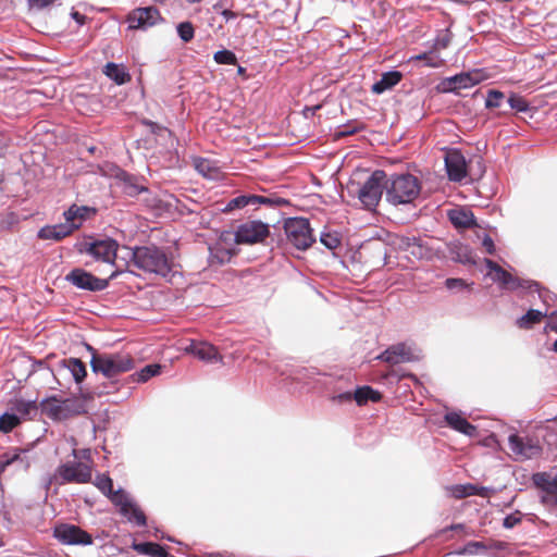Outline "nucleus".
I'll list each match as a JSON object with an SVG mask.
<instances>
[{
	"label": "nucleus",
	"instance_id": "nucleus-40",
	"mask_svg": "<svg viewBox=\"0 0 557 557\" xmlns=\"http://www.w3.org/2000/svg\"><path fill=\"white\" fill-rule=\"evenodd\" d=\"M94 484L104 496L108 497L110 494H112L113 482L110 476L106 474H99L96 476Z\"/></svg>",
	"mask_w": 557,
	"mask_h": 557
},
{
	"label": "nucleus",
	"instance_id": "nucleus-62",
	"mask_svg": "<svg viewBox=\"0 0 557 557\" xmlns=\"http://www.w3.org/2000/svg\"><path fill=\"white\" fill-rule=\"evenodd\" d=\"M445 422L448 426L453 428V411L446 412L444 416Z\"/></svg>",
	"mask_w": 557,
	"mask_h": 557
},
{
	"label": "nucleus",
	"instance_id": "nucleus-30",
	"mask_svg": "<svg viewBox=\"0 0 557 557\" xmlns=\"http://www.w3.org/2000/svg\"><path fill=\"white\" fill-rule=\"evenodd\" d=\"M455 432L466 435L469 438L479 437V430L470 423L461 413L455 410Z\"/></svg>",
	"mask_w": 557,
	"mask_h": 557
},
{
	"label": "nucleus",
	"instance_id": "nucleus-26",
	"mask_svg": "<svg viewBox=\"0 0 557 557\" xmlns=\"http://www.w3.org/2000/svg\"><path fill=\"white\" fill-rule=\"evenodd\" d=\"M403 77V74L398 71H389L382 75V77L372 85V92L381 95L384 91L393 88L397 85Z\"/></svg>",
	"mask_w": 557,
	"mask_h": 557
},
{
	"label": "nucleus",
	"instance_id": "nucleus-22",
	"mask_svg": "<svg viewBox=\"0 0 557 557\" xmlns=\"http://www.w3.org/2000/svg\"><path fill=\"white\" fill-rule=\"evenodd\" d=\"M81 227V223L73 224L65 220L64 223L46 225L38 231V237L45 240L59 242L70 236L75 230Z\"/></svg>",
	"mask_w": 557,
	"mask_h": 557
},
{
	"label": "nucleus",
	"instance_id": "nucleus-9",
	"mask_svg": "<svg viewBox=\"0 0 557 557\" xmlns=\"http://www.w3.org/2000/svg\"><path fill=\"white\" fill-rule=\"evenodd\" d=\"M44 410L54 420H65L72 416L84 412V405L73 398L59 399L52 396L42 400Z\"/></svg>",
	"mask_w": 557,
	"mask_h": 557
},
{
	"label": "nucleus",
	"instance_id": "nucleus-49",
	"mask_svg": "<svg viewBox=\"0 0 557 557\" xmlns=\"http://www.w3.org/2000/svg\"><path fill=\"white\" fill-rule=\"evenodd\" d=\"M124 190L125 193L128 195V196H137L139 195L140 193L143 191H147V188L144 187V186H139L135 183H132L131 181H126L125 182V187H124Z\"/></svg>",
	"mask_w": 557,
	"mask_h": 557
},
{
	"label": "nucleus",
	"instance_id": "nucleus-50",
	"mask_svg": "<svg viewBox=\"0 0 557 557\" xmlns=\"http://www.w3.org/2000/svg\"><path fill=\"white\" fill-rule=\"evenodd\" d=\"M57 0H27L30 9L41 10L51 4H53Z\"/></svg>",
	"mask_w": 557,
	"mask_h": 557
},
{
	"label": "nucleus",
	"instance_id": "nucleus-27",
	"mask_svg": "<svg viewBox=\"0 0 557 557\" xmlns=\"http://www.w3.org/2000/svg\"><path fill=\"white\" fill-rule=\"evenodd\" d=\"M103 73L117 85H123L131 81L129 73L122 64L109 62L104 65Z\"/></svg>",
	"mask_w": 557,
	"mask_h": 557
},
{
	"label": "nucleus",
	"instance_id": "nucleus-61",
	"mask_svg": "<svg viewBox=\"0 0 557 557\" xmlns=\"http://www.w3.org/2000/svg\"><path fill=\"white\" fill-rule=\"evenodd\" d=\"M7 150V143L3 135L0 134V157H2L5 153Z\"/></svg>",
	"mask_w": 557,
	"mask_h": 557
},
{
	"label": "nucleus",
	"instance_id": "nucleus-15",
	"mask_svg": "<svg viewBox=\"0 0 557 557\" xmlns=\"http://www.w3.org/2000/svg\"><path fill=\"white\" fill-rule=\"evenodd\" d=\"M375 359L389 364H398L416 361L419 359V355L410 345L398 343L386 348Z\"/></svg>",
	"mask_w": 557,
	"mask_h": 557
},
{
	"label": "nucleus",
	"instance_id": "nucleus-21",
	"mask_svg": "<svg viewBox=\"0 0 557 557\" xmlns=\"http://www.w3.org/2000/svg\"><path fill=\"white\" fill-rule=\"evenodd\" d=\"M185 351L207 363H215L222 360L218 349L208 342L190 341L189 345L185 347Z\"/></svg>",
	"mask_w": 557,
	"mask_h": 557
},
{
	"label": "nucleus",
	"instance_id": "nucleus-44",
	"mask_svg": "<svg viewBox=\"0 0 557 557\" xmlns=\"http://www.w3.org/2000/svg\"><path fill=\"white\" fill-rule=\"evenodd\" d=\"M522 521V515L519 510H516L512 513L507 515L503 519V527L505 529H512L518 525Z\"/></svg>",
	"mask_w": 557,
	"mask_h": 557
},
{
	"label": "nucleus",
	"instance_id": "nucleus-11",
	"mask_svg": "<svg viewBox=\"0 0 557 557\" xmlns=\"http://www.w3.org/2000/svg\"><path fill=\"white\" fill-rule=\"evenodd\" d=\"M450 44V33L449 28L445 29V32L441 33L434 41V45L431 50L419 53L410 58V61H420L423 62L424 65L430 67H438L442 66L446 61V54L443 53L444 50L448 48Z\"/></svg>",
	"mask_w": 557,
	"mask_h": 557
},
{
	"label": "nucleus",
	"instance_id": "nucleus-23",
	"mask_svg": "<svg viewBox=\"0 0 557 557\" xmlns=\"http://www.w3.org/2000/svg\"><path fill=\"white\" fill-rule=\"evenodd\" d=\"M507 544L502 541H493L491 544H485L480 541H470L462 547H455V555H483L488 549L504 550Z\"/></svg>",
	"mask_w": 557,
	"mask_h": 557
},
{
	"label": "nucleus",
	"instance_id": "nucleus-64",
	"mask_svg": "<svg viewBox=\"0 0 557 557\" xmlns=\"http://www.w3.org/2000/svg\"><path fill=\"white\" fill-rule=\"evenodd\" d=\"M540 500L542 504L546 505L550 502V498H549L548 494H546V495H542Z\"/></svg>",
	"mask_w": 557,
	"mask_h": 557
},
{
	"label": "nucleus",
	"instance_id": "nucleus-55",
	"mask_svg": "<svg viewBox=\"0 0 557 557\" xmlns=\"http://www.w3.org/2000/svg\"><path fill=\"white\" fill-rule=\"evenodd\" d=\"M352 398H354V393L345 392V393H341V394L334 396L333 399L338 403H346V401H350Z\"/></svg>",
	"mask_w": 557,
	"mask_h": 557
},
{
	"label": "nucleus",
	"instance_id": "nucleus-41",
	"mask_svg": "<svg viewBox=\"0 0 557 557\" xmlns=\"http://www.w3.org/2000/svg\"><path fill=\"white\" fill-rule=\"evenodd\" d=\"M213 60L218 64H236L237 63L236 54L233 51L227 50V49H222V50L216 51L213 54Z\"/></svg>",
	"mask_w": 557,
	"mask_h": 557
},
{
	"label": "nucleus",
	"instance_id": "nucleus-5",
	"mask_svg": "<svg viewBox=\"0 0 557 557\" xmlns=\"http://www.w3.org/2000/svg\"><path fill=\"white\" fill-rule=\"evenodd\" d=\"M485 171L483 159L475 153H463L455 148V183H472Z\"/></svg>",
	"mask_w": 557,
	"mask_h": 557
},
{
	"label": "nucleus",
	"instance_id": "nucleus-6",
	"mask_svg": "<svg viewBox=\"0 0 557 557\" xmlns=\"http://www.w3.org/2000/svg\"><path fill=\"white\" fill-rule=\"evenodd\" d=\"M284 232L288 243L298 250L308 249L315 240L309 220L306 218L295 216L286 219Z\"/></svg>",
	"mask_w": 557,
	"mask_h": 557
},
{
	"label": "nucleus",
	"instance_id": "nucleus-45",
	"mask_svg": "<svg viewBox=\"0 0 557 557\" xmlns=\"http://www.w3.org/2000/svg\"><path fill=\"white\" fill-rule=\"evenodd\" d=\"M144 124L147 125L150 128V132L156 136H162L163 134H166L169 137H173V134L170 129H168L164 126L159 125L156 122L145 120Z\"/></svg>",
	"mask_w": 557,
	"mask_h": 557
},
{
	"label": "nucleus",
	"instance_id": "nucleus-1",
	"mask_svg": "<svg viewBox=\"0 0 557 557\" xmlns=\"http://www.w3.org/2000/svg\"><path fill=\"white\" fill-rule=\"evenodd\" d=\"M132 262L145 273L159 275L168 281L174 276L171 259L156 245L135 247L132 250Z\"/></svg>",
	"mask_w": 557,
	"mask_h": 557
},
{
	"label": "nucleus",
	"instance_id": "nucleus-43",
	"mask_svg": "<svg viewBox=\"0 0 557 557\" xmlns=\"http://www.w3.org/2000/svg\"><path fill=\"white\" fill-rule=\"evenodd\" d=\"M287 200L281 197H269V196H259L258 195V206H268V207H280L282 205H286Z\"/></svg>",
	"mask_w": 557,
	"mask_h": 557
},
{
	"label": "nucleus",
	"instance_id": "nucleus-17",
	"mask_svg": "<svg viewBox=\"0 0 557 557\" xmlns=\"http://www.w3.org/2000/svg\"><path fill=\"white\" fill-rule=\"evenodd\" d=\"M117 248V242L107 237L87 244L85 252L92 256L98 261L112 264L116 258Z\"/></svg>",
	"mask_w": 557,
	"mask_h": 557
},
{
	"label": "nucleus",
	"instance_id": "nucleus-13",
	"mask_svg": "<svg viewBox=\"0 0 557 557\" xmlns=\"http://www.w3.org/2000/svg\"><path fill=\"white\" fill-rule=\"evenodd\" d=\"M269 235V225L261 221H248L238 225L234 238L237 244H256Z\"/></svg>",
	"mask_w": 557,
	"mask_h": 557
},
{
	"label": "nucleus",
	"instance_id": "nucleus-7",
	"mask_svg": "<svg viewBox=\"0 0 557 557\" xmlns=\"http://www.w3.org/2000/svg\"><path fill=\"white\" fill-rule=\"evenodd\" d=\"M385 178L386 173L382 170H376L357 189L358 199L366 209L373 210L379 205L385 189Z\"/></svg>",
	"mask_w": 557,
	"mask_h": 557
},
{
	"label": "nucleus",
	"instance_id": "nucleus-57",
	"mask_svg": "<svg viewBox=\"0 0 557 557\" xmlns=\"http://www.w3.org/2000/svg\"><path fill=\"white\" fill-rule=\"evenodd\" d=\"M321 107L320 106H314V107H307L305 108L304 110V114L306 117H310V116H313L315 114V112L320 109Z\"/></svg>",
	"mask_w": 557,
	"mask_h": 557
},
{
	"label": "nucleus",
	"instance_id": "nucleus-47",
	"mask_svg": "<svg viewBox=\"0 0 557 557\" xmlns=\"http://www.w3.org/2000/svg\"><path fill=\"white\" fill-rule=\"evenodd\" d=\"M444 164L448 181H453V149L443 148Z\"/></svg>",
	"mask_w": 557,
	"mask_h": 557
},
{
	"label": "nucleus",
	"instance_id": "nucleus-53",
	"mask_svg": "<svg viewBox=\"0 0 557 557\" xmlns=\"http://www.w3.org/2000/svg\"><path fill=\"white\" fill-rule=\"evenodd\" d=\"M438 90L444 92L453 91V76L446 77L438 86Z\"/></svg>",
	"mask_w": 557,
	"mask_h": 557
},
{
	"label": "nucleus",
	"instance_id": "nucleus-14",
	"mask_svg": "<svg viewBox=\"0 0 557 557\" xmlns=\"http://www.w3.org/2000/svg\"><path fill=\"white\" fill-rule=\"evenodd\" d=\"M493 282L498 283L502 290L515 292L517 289H530L540 292V283L531 280L519 278L500 268L495 274L490 273Z\"/></svg>",
	"mask_w": 557,
	"mask_h": 557
},
{
	"label": "nucleus",
	"instance_id": "nucleus-51",
	"mask_svg": "<svg viewBox=\"0 0 557 557\" xmlns=\"http://www.w3.org/2000/svg\"><path fill=\"white\" fill-rule=\"evenodd\" d=\"M482 246L485 248L487 253L493 255L495 252L494 240L487 234H484V237L482 239Z\"/></svg>",
	"mask_w": 557,
	"mask_h": 557
},
{
	"label": "nucleus",
	"instance_id": "nucleus-3",
	"mask_svg": "<svg viewBox=\"0 0 557 557\" xmlns=\"http://www.w3.org/2000/svg\"><path fill=\"white\" fill-rule=\"evenodd\" d=\"M94 373H101L104 377L113 380L122 373L134 369V358L127 352H104L94 355L90 359Z\"/></svg>",
	"mask_w": 557,
	"mask_h": 557
},
{
	"label": "nucleus",
	"instance_id": "nucleus-33",
	"mask_svg": "<svg viewBox=\"0 0 557 557\" xmlns=\"http://www.w3.org/2000/svg\"><path fill=\"white\" fill-rule=\"evenodd\" d=\"M161 366L157 363L147 364L140 371L135 372L131 375L133 382L144 383L150 377L161 373Z\"/></svg>",
	"mask_w": 557,
	"mask_h": 557
},
{
	"label": "nucleus",
	"instance_id": "nucleus-25",
	"mask_svg": "<svg viewBox=\"0 0 557 557\" xmlns=\"http://www.w3.org/2000/svg\"><path fill=\"white\" fill-rule=\"evenodd\" d=\"M535 487L548 495H557V474L552 476L548 472H535L531 476Z\"/></svg>",
	"mask_w": 557,
	"mask_h": 557
},
{
	"label": "nucleus",
	"instance_id": "nucleus-35",
	"mask_svg": "<svg viewBox=\"0 0 557 557\" xmlns=\"http://www.w3.org/2000/svg\"><path fill=\"white\" fill-rule=\"evenodd\" d=\"M209 249H210L209 258H210L211 263L224 264L225 262H228L231 260L232 252L228 249L223 248L220 245L210 247Z\"/></svg>",
	"mask_w": 557,
	"mask_h": 557
},
{
	"label": "nucleus",
	"instance_id": "nucleus-29",
	"mask_svg": "<svg viewBox=\"0 0 557 557\" xmlns=\"http://www.w3.org/2000/svg\"><path fill=\"white\" fill-rule=\"evenodd\" d=\"M547 317V312H543L537 309H529L523 315H521L516 324L519 329L530 330L535 324L540 323L543 318Z\"/></svg>",
	"mask_w": 557,
	"mask_h": 557
},
{
	"label": "nucleus",
	"instance_id": "nucleus-2",
	"mask_svg": "<svg viewBox=\"0 0 557 557\" xmlns=\"http://www.w3.org/2000/svg\"><path fill=\"white\" fill-rule=\"evenodd\" d=\"M386 200L394 205L412 203L420 195L421 184L417 176L410 173L393 174L385 178Z\"/></svg>",
	"mask_w": 557,
	"mask_h": 557
},
{
	"label": "nucleus",
	"instance_id": "nucleus-19",
	"mask_svg": "<svg viewBox=\"0 0 557 557\" xmlns=\"http://www.w3.org/2000/svg\"><path fill=\"white\" fill-rule=\"evenodd\" d=\"M508 443L511 451L523 459H532L542 454V447L539 443L530 438L524 441V438L517 433L509 435Z\"/></svg>",
	"mask_w": 557,
	"mask_h": 557
},
{
	"label": "nucleus",
	"instance_id": "nucleus-4",
	"mask_svg": "<svg viewBox=\"0 0 557 557\" xmlns=\"http://www.w3.org/2000/svg\"><path fill=\"white\" fill-rule=\"evenodd\" d=\"M92 470L87 463L78 460L60 463L47 480V487L51 485L86 484L91 482Z\"/></svg>",
	"mask_w": 557,
	"mask_h": 557
},
{
	"label": "nucleus",
	"instance_id": "nucleus-24",
	"mask_svg": "<svg viewBox=\"0 0 557 557\" xmlns=\"http://www.w3.org/2000/svg\"><path fill=\"white\" fill-rule=\"evenodd\" d=\"M478 226L476 219L468 206H460L455 203V230L463 231Z\"/></svg>",
	"mask_w": 557,
	"mask_h": 557
},
{
	"label": "nucleus",
	"instance_id": "nucleus-36",
	"mask_svg": "<svg viewBox=\"0 0 557 557\" xmlns=\"http://www.w3.org/2000/svg\"><path fill=\"white\" fill-rule=\"evenodd\" d=\"M508 106L517 112L525 113L530 111V103L519 94L510 92L506 99Z\"/></svg>",
	"mask_w": 557,
	"mask_h": 557
},
{
	"label": "nucleus",
	"instance_id": "nucleus-8",
	"mask_svg": "<svg viewBox=\"0 0 557 557\" xmlns=\"http://www.w3.org/2000/svg\"><path fill=\"white\" fill-rule=\"evenodd\" d=\"M108 498L120 508V513L138 527L147 524V518L134 499L123 490L112 491Z\"/></svg>",
	"mask_w": 557,
	"mask_h": 557
},
{
	"label": "nucleus",
	"instance_id": "nucleus-63",
	"mask_svg": "<svg viewBox=\"0 0 557 557\" xmlns=\"http://www.w3.org/2000/svg\"><path fill=\"white\" fill-rule=\"evenodd\" d=\"M466 285L465 281L462 278H456L455 277V288L457 287H463Z\"/></svg>",
	"mask_w": 557,
	"mask_h": 557
},
{
	"label": "nucleus",
	"instance_id": "nucleus-18",
	"mask_svg": "<svg viewBox=\"0 0 557 557\" xmlns=\"http://www.w3.org/2000/svg\"><path fill=\"white\" fill-rule=\"evenodd\" d=\"M486 78L485 73L481 69H471L455 73V97H467L469 94H461V90L473 89L478 84ZM478 89L470 92L472 97L478 94Z\"/></svg>",
	"mask_w": 557,
	"mask_h": 557
},
{
	"label": "nucleus",
	"instance_id": "nucleus-48",
	"mask_svg": "<svg viewBox=\"0 0 557 557\" xmlns=\"http://www.w3.org/2000/svg\"><path fill=\"white\" fill-rule=\"evenodd\" d=\"M15 410L24 416L29 414L30 410L36 409L34 401L18 400L14 406Z\"/></svg>",
	"mask_w": 557,
	"mask_h": 557
},
{
	"label": "nucleus",
	"instance_id": "nucleus-42",
	"mask_svg": "<svg viewBox=\"0 0 557 557\" xmlns=\"http://www.w3.org/2000/svg\"><path fill=\"white\" fill-rule=\"evenodd\" d=\"M177 35L184 42H189L195 35L194 26L190 22H182L176 26Z\"/></svg>",
	"mask_w": 557,
	"mask_h": 557
},
{
	"label": "nucleus",
	"instance_id": "nucleus-59",
	"mask_svg": "<svg viewBox=\"0 0 557 557\" xmlns=\"http://www.w3.org/2000/svg\"><path fill=\"white\" fill-rule=\"evenodd\" d=\"M247 206H258V195H246Z\"/></svg>",
	"mask_w": 557,
	"mask_h": 557
},
{
	"label": "nucleus",
	"instance_id": "nucleus-37",
	"mask_svg": "<svg viewBox=\"0 0 557 557\" xmlns=\"http://www.w3.org/2000/svg\"><path fill=\"white\" fill-rule=\"evenodd\" d=\"M506 100L505 94L497 89H488L485 97V107L487 109L499 108Z\"/></svg>",
	"mask_w": 557,
	"mask_h": 557
},
{
	"label": "nucleus",
	"instance_id": "nucleus-12",
	"mask_svg": "<svg viewBox=\"0 0 557 557\" xmlns=\"http://www.w3.org/2000/svg\"><path fill=\"white\" fill-rule=\"evenodd\" d=\"M53 537L63 545L89 546L92 536L81 527L71 523H59L53 529Z\"/></svg>",
	"mask_w": 557,
	"mask_h": 557
},
{
	"label": "nucleus",
	"instance_id": "nucleus-20",
	"mask_svg": "<svg viewBox=\"0 0 557 557\" xmlns=\"http://www.w3.org/2000/svg\"><path fill=\"white\" fill-rule=\"evenodd\" d=\"M64 373H70L74 382L79 384L87 375L85 363L78 358H65L58 362L57 373L53 374L57 380Z\"/></svg>",
	"mask_w": 557,
	"mask_h": 557
},
{
	"label": "nucleus",
	"instance_id": "nucleus-58",
	"mask_svg": "<svg viewBox=\"0 0 557 557\" xmlns=\"http://www.w3.org/2000/svg\"><path fill=\"white\" fill-rule=\"evenodd\" d=\"M222 16L225 18L226 22H228L236 17V13L226 9L222 11Z\"/></svg>",
	"mask_w": 557,
	"mask_h": 557
},
{
	"label": "nucleus",
	"instance_id": "nucleus-52",
	"mask_svg": "<svg viewBox=\"0 0 557 557\" xmlns=\"http://www.w3.org/2000/svg\"><path fill=\"white\" fill-rule=\"evenodd\" d=\"M72 456L74 457L75 460H78V461H79V459H89L90 458V449L78 450L76 448H73Z\"/></svg>",
	"mask_w": 557,
	"mask_h": 557
},
{
	"label": "nucleus",
	"instance_id": "nucleus-28",
	"mask_svg": "<svg viewBox=\"0 0 557 557\" xmlns=\"http://www.w3.org/2000/svg\"><path fill=\"white\" fill-rule=\"evenodd\" d=\"M493 492H495L493 487H478L476 485L473 484H455V498H463L471 495L488 497L490 494Z\"/></svg>",
	"mask_w": 557,
	"mask_h": 557
},
{
	"label": "nucleus",
	"instance_id": "nucleus-60",
	"mask_svg": "<svg viewBox=\"0 0 557 557\" xmlns=\"http://www.w3.org/2000/svg\"><path fill=\"white\" fill-rule=\"evenodd\" d=\"M471 101H472V98H470L469 100H467L465 102H461L460 100L455 99V104H454L455 113L459 112L460 107H467Z\"/></svg>",
	"mask_w": 557,
	"mask_h": 557
},
{
	"label": "nucleus",
	"instance_id": "nucleus-56",
	"mask_svg": "<svg viewBox=\"0 0 557 557\" xmlns=\"http://www.w3.org/2000/svg\"><path fill=\"white\" fill-rule=\"evenodd\" d=\"M486 268L495 274L502 267L491 259H484Z\"/></svg>",
	"mask_w": 557,
	"mask_h": 557
},
{
	"label": "nucleus",
	"instance_id": "nucleus-16",
	"mask_svg": "<svg viewBox=\"0 0 557 557\" xmlns=\"http://www.w3.org/2000/svg\"><path fill=\"white\" fill-rule=\"evenodd\" d=\"M161 20L160 12L154 7L137 8L127 16V23L131 29L146 30L158 24Z\"/></svg>",
	"mask_w": 557,
	"mask_h": 557
},
{
	"label": "nucleus",
	"instance_id": "nucleus-32",
	"mask_svg": "<svg viewBox=\"0 0 557 557\" xmlns=\"http://www.w3.org/2000/svg\"><path fill=\"white\" fill-rule=\"evenodd\" d=\"M381 397L380 392L368 385L358 387L354 393V399L359 406L367 405L369 401L377 403L381 400Z\"/></svg>",
	"mask_w": 557,
	"mask_h": 557
},
{
	"label": "nucleus",
	"instance_id": "nucleus-34",
	"mask_svg": "<svg viewBox=\"0 0 557 557\" xmlns=\"http://www.w3.org/2000/svg\"><path fill=\"white\" fill-rule=\"evenodd\" d=\"M195 168L205 177L215 178L219 174V169L209 159H198L195 162Z\"/></svg>",
	"mask_w": 557,
	"mask_h": 557
},
{
	"label": "nucleus",
	"instance_id": "nucleus-38",
	"mask_svg": "<svg viewBox=\"0 0 557 557\" xmlns=\"http://www.w3.org/2000/svg\"><path fill=\"white\" fill-rule=\"evenodd\" d=\"M20 423V418L15 413L5 412L0 416V431L11 432Z\"/></svg>",
	"mask_w": 557,
	"mask_h": 557
},
{
	"label": "nucleus",
	"instance_id": "nucleus-54",
	"mask_svg": "<svg viewBox=\"0 0 557 557\" xmlns=\"http://www.w3.org/2000/svg\"><path fill=\"white\" fill-rule=\"evenodd\" d=\"M547 318L546 329L557 332V311L547 314Z\"/></svg>",
	"mask_w": 557,
	"mask_h": 557
},
{
	"label": "nucleus",
	"instance_id": "nucleus-10",
	"mask_svg": "<svg viewBox=\"0 0 557 557\" xmlns=\"http://www.w3.org/2000/svg\"><path fill=\"white\" fill-rule=\"evenodd\" d=\"M116 275L117 273L113 272L109 278H99L84 269L75 268L66 274L65 280L79 289L100 292L106 289L109 281L116 277Z\"/></svg>",
	"mask_w": 557,
	"mask_h": 557
},
{
	"label": "nucleus",
	"instance_id": "nucleus-46",
	"mask_svg": "<svg viewBox=\"0 0 557 557\" xmlns=\"http://www.w3.org/2000/svg\"><path fill=\"white\" fill-rule=\"evenodd\" d=\"M247 207L246 195L237 196L231 199L224 208V212H230L234 209H242Z\"/></svg>",
	"mask_w": 557,
	"mask_h": 557
},
{
	"label": "nucleus",
	"instance_id": "nucleus-39",
	"mask_svg": "<svg viewBox=\"0 0 557 557\" xmlns=\"http://www.w3.org/2000/svg\"><path fill=\"white\" fill-rule=\"evenodd\" d=\"M320 243L327 249L334 250L341 245V237L336 232H322Z\"/></svg>",
	"mask_w": 557,
	"mask_h": 557
},
{
	"label": "nucleus",
	"instance_id": "nucleus-31",
	"mask_svg": "<svg viewBox=\"0 0 557 557\" xmlns=\"http://www.w3.org/2000/svg\"><path fill=\"white\" fill-rule=\"evenodd\" d=\"M89 212H95V209H91L87 206L72 205L67 210L63 212V216L66 221L73 224H82L86 220Z\"/></svg>",
	"mask_w": 557,
	"mask_h": 557
}]
</instances>
